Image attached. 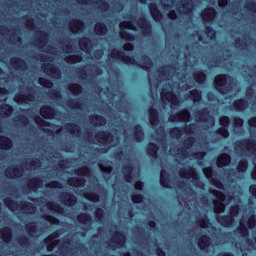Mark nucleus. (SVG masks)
<instances>
[{
    "mask_svg": "<svg viewBox=\"0 0 256 256\" xmlns=\"http://www.w3.org/2000/svg\"><path fill=\"white\" fill-rule=\"evenodd\" d=\"M110 55L112 59H118V61H122L125 65H136L143 71H146V73L151 72V69H153V60L148 55L142 56L143 62H137L135 57L126 55L125 52L119 51L118 49H112Z\"/></svg>",
    "mask_w": 256,
    "mask_h": 256,
    "instance_id": "obj_1",
    "label": "nucleus"
},
{
    "mask_svg": "<svg viewBox=\"0 0 256 256\" xmlns=\"http://www.w3.org/2000/svg\"><path fill=\"white\" fill-rule=\"evenodd\" d=\"M230 81L231 77L229 74H218L214 78V89H216L220 95H228L233 89L229 83Z\"/></svg>",
    "mask_w": 256,
    "mask_h": 256,
    "instance_id": "obj_2",
    "label": "nucleus"
},
{
    "mask_svg": "<svg viewBox=\"0 0 256 256\" xmlns=\"http://www.w3.org/2000/svg\"><path fill=\"white\" fill-rule=\"evenodd\" d=\"M229 214L226 215H219L216 217L217 222L222 227H231L233 223H235V217L239 215V211H241V208H239V205H233L229 209Z\"/></svg>",
    "mask_w": 256,
    "mask_h": 256,
    "instance_id": "obj_3",
    "label": "nucleus"
},
{
    "mask_svg": "<svg viewBox=\"0 0 256 256\" xmlns=\"http://www.w3.org/2000/svg\"><path fill=\"white\" fill-rule=\"evenodd\" d=\"M179 175L185 179H192L198 189H203V187H205V184L199 180V174L193 166H189L188 168H181L179 170Z\"/></svg>",
    "mask_w": 256,
    "mask_h": 256,
    "instance_id": "obj_4",
    "label": "nucleus"
},
{
    "mask_svg": "<svg viewBox=\"0 0 256 256\" xmlns=\"http://www.w3.org/2000/svg\"><path fill=\"white\" fill-rule=\"evenodd\" d=\"M211 195L216 198L214 201V213H223L225 211V193L219 190H210Z\"/></svg>",
    "mask_w": 256,
    "mask_h": 256,
    "instance_id": "obj_5",
    "label": "nucleus"
},
{
    "mask_svg": "<svg viewBox=\"0 0 256 256\" xmlns=\"http://www.w3.org/2000/svg\"><path fill=\"white\" fill-rule=\"evenodd\" d=\"M195 124H190L188 126L183 127H172L169 129L168 133L172 139H181L183 137V133H193V127Z\"/></svg>",
    "mask_w": 256,
    "mask_h": 256,
    "instance_id": "obj_6",
    "label": "nucleus"
},
{
    "mask_svg": "<svg viewBox=\"0 0 256 256\" xmlns=\"http://www.w3.org/2000/svg\"><path fill=\"white\" fill-rule=\"evenodd\" d=\"M137 25L141 29L144 37H151L153 35V26L145 17H140L137 21Z\"/></svg>",
    "mask_w": 256,
    "mask_h": 256,
    "instance_id": "obj_7",
    "label": "nucleus"
},
{
    "mask_svg": "<svg viewBox=\"0 0 256 256\" xmlns=\"http://www.w3.org/2000/svg\"><path fill=\"white\" fill-rule=\"evenodd\" d=\"M249 149L250 151H256V141L253 139L245 138L238 140L234 143V149Z\"/></svg>",
    "mask_w": 256,
    "mask_h": 256,
    "instance_id": "obj_8",
    "label": "nucleus"
},
{
    "mask_svg": "<svg viewBox=\"0 0 256 256\" xmlns=\"http://www.w3.org/2000/svg\"><path fill=\"white\" fill-rule=\"evenodd\" d=\"M60 200L66 207H73L77 205V196L71 192H63L60 195Z\"/></svg>",
    "mask_w": 256,
    "mask_h": 256,
    "instance_id": "obj_9",
    "label": "nucleus"
},
{
    "mask_svg": "<svg viewBox=\"0 0 256 256\" xmlns=\"http://www.w3.org/2000/svg\"><path fill=\"white\" fill-rule=\"evenodd\" d=\"M43 71L52 79H59L61 77V70L54 64H46L43 66Z\"/></svg>",
    "mask_w": 256,
    "mask_h": 256,
    "instance_id": "obj_10",
    "label": "nucleus"
},
{
    "mask_svg": "<svg viewBox=\"0 0 256 256\" xmlns=\"http://www.w3.org/2000/svg\"><path fill=\"white\" fill-rule=\"evenodd\" d=\"M213 173H215V171L211 167L207 168L206 171H204V175L207 177V179H209L212 185H215L216 189H224L225 185H223V182H221V180L217 178H213Z\"/></svg>",
    "mask_w": 256,
    "mask_h": 256,
    "instance_id": "obj_11",
    "label": "nucleus"
},
{
    "mask_svg": "<svg viewBox=\"0 0 256 256\" xmlns=\"http://www.w3.org/2000/svg\"><path fill=\"white\" fill-rule=\"evenodd\" d=\"M95 137L98 143H102L103 145L113 143V133L109 131H100L96 134Z\"/></svg>",
    "mask_w": 256,
    "mask_h": 256,
    "instance_id": "obj_12",
    "label": "nucleus"
},
{
    "mask_svg": "<svg viewBox=\"0 0 256 256\" xmlns=\"http://www.w3.org/2000/svg\"><path fill=\"white\" fill-rule=\"evenodd\" d=\"M201 17L202 21L211 23V21H215V18L217 17V10L213 7H208L202 11Z\"/></svg>",
    "mask_w": 256,
    "mask_h": 256,
    "instance_id": "obj_13",
    "label": "nucleus"
},
{
    "mask_svg": "<svg viewBox=\"0 0 256 256\" xmlns=\"http://www.w3.org/2000/svg\"><path fill=\"white\" fill-rule=\"evenodd\" d=\"M160 96H161L162 100L169 101V103H171V105H173L174 107H178L179 98H177V94H175V92H173V91H168V92L162 91L160 93Z\"/></svg>",
    "mask_w": 256,
    "mask_h": 256,
    "instance_id": "obj_14",
    "label": "nucleus"
},
{
    "mask_svg": "<svg viewBox=\"0 0 256 256\" xmlns=\"http://www.w3.org/2000/svg\"><path fill=\"white\" fill-rule=\"evenodd\" d=\"M55 239H59V232L55 231L50 235V238L48 239H44V243L47 247V251H53V249H55V246L57 245V243H59V240H55Z\"/></svg>",
    "mask_w": 256,
    "mask_h": 256,
    "instance_id": "obj_15",
    "label": "nucleus"
},
{
    "mask_svg": "<svg viewBox=\"0 0 256 256\" xmlns=\"http://www.w3.org/2000/svg\"><path fill=\"white\" fill-rule=\"evenodd\" d=\"M148 9H149V13H150L152 19H154V21L159 22V21H161V19H163V13H161V10H159V8L157 7V4L150 3L148 5Z\"/></svg>",
    "mask_w": 256,
    "mask_h": 256,
    "instance_id": "obj_16",
    "label": "nucleus"
},
{
    "mask_svg": "<svg viewBox=\"0 0 256 256\" xmlns=\"http://www.w3.org/2000/svg\"><path fill=\"white\" fill-rule=\"evenodd\" d=\"M146 154L151 159H158L159 158V145L155 142H150L146 147Z\"/></svg>",
    "mask_w": 256,
    "mask_h": 256,
    "instance_id": "obj_17",
    "label": "nucleus"
},
{
    "mask_svg": "<svg viewBox=\"0 0 256 256\" xmlns=\"http://www.w3.org/2000/svg\"><path fill=\"white\" fill-rule=\"evenodd\" d=\"M56 113L57 111L49 105H44L40 108V115L43 119H53Z\"/></svg>",
    "mask_w": 256,
    "mask_h": 256,
    "instance_id": "obj_18",
    "label": "nucleus"
},
{
    "mask_svg": "<svg viewBox=\"0 0 256 256\" xmlns=\"http://www.w3.org/2000/svg\"><path fill=\"white\" fill-rule=\"evenodd\" d=\"M248 105H249V103L247 102V99H245V98L236 99L232 103V107H233L234 111H237L238 113H243V111H245V109H247Z\"/></svg>",
    "mask_w": 256,
    "mask_h": 256,
    "instance_id": "obj_19",
    "label": "nucleus"
},
{
    "mask_svg": "<svg viewBox=\"0 0 256 256\" xmlns=\"http://www.w3.org/2000/svg\"><path fill=\"white\" fill-rule=\"evenodd\" d=\"M89 121L94 127H104V125H107V119L99 114L90 115Z\"/></svg>",
    "mask_w": 256,
    "mask_h": 256,
    "instance_id": "obj_20",
    "label": "nucleus"
},
{
    "mask_svg": "<svg viewBox=\"0 0 256 256\" xmlns=\"http://www.w3.org/2000/svg\"><path fill=\"white\" fill-rule=\"evenodd\" d=\"M112 241L117 245V247H125V242L127 241V237L121 231L114 232L112 236Z\"/></svg>",
    "mask_w": 256,
    "mask_h": 256,
    "instance_id": "obj_21",
    "label": "nucleus"
},
{
    "mask_svg": "<svg viewBox=\"0 0 256 256\" xmlns=\"http://www.w3.org/2000/svg\"><path fill=\"white\" fill-rule=\"evenodd\" d=\"M148 118H149V123L152 125V127H155L159 125V111L155 109L154 107H150L148 109Z\"/></svg>",
    "mask_w": 256,
    "mask_h": 256,
    "instance_id": "obj_22",
    "label": "nucleus"
},
{
    "mask_svg": "<svg viewBox=\"0 0 256 256\" xmlns=\"http://www.w3.org/2000/svg\"><path fill=\"white\" fill-rule=\"evenodd\" d=\"M5 175L8 179H15V177H22L23 167L18 166L17 168L10 167L5 170Z\"/></svg>",
    "mask_w": 256,
    "mask_h": 256,
    "instance_id": "obj_23",
    "label": "nucleus"
},
{
    "mask_svg": "<svg viewBox=\"0 0 256 256\" xmlns=\"http://www.w3.org/2000/svg\"><path fill=\"white\" fill-rule=\"evenodd\" d=\"M133 135L136 143H141L145 139V132L143 131V126L136 124L133 126Z\"/></svg>",
    "mask_w": 256,
    "mask_h": 256,
    "instance_id": "obj_24",
    "label": "nucleus"
},
{
    "mask_svg": "<svg viewBox=\"0 0 256 256\" xmlns=\"http://www.w3.org/2000/svg\"><path fill=\"white\" fill-rule=\"evenodd\" d=\"M231 163V155L228 153H223L221 154L217 160H216V165L219 169L223 167H227Z\"/></svg>",
    "mask_w": 256,
    "mask_h": 256,
    "instance_id": "obj_25",
    "label": "nucleus"
},
{
    "mask_svg": "<svg viewBox=\"0 0 256 256\" xmlns=\"http://www.w3.org/2000/svg\"><path fill=\"white\" fill-rule=\"evenodd\" d=\"M0 237L4 243H9L13 237V230H11V227L5 226L0 229Z\"/></svg>",
    "mask_w": 256,
    "mask_h": 256,
    "instance_id": "obj_26",
    "label": "nucleus"
},
{
    "mask_svg": "<svg viewBox=\"0 0 256 256\" xmlns=\"http://www.w3.org/2000/svg\"><path fill=\"white\" fill-rule=\"evenodd\" d=\"M171 180L169 179V172L167 170L162 169L160 172V185H162L165 189L171 188Z\"/></svg>",
    "mask_w": 256,
    "mask_h": 256,
    "instance_id": "obj_27",
    "label": "nucleus"
},
{
    "mask_svg": "<svg viewBox=\"0 0 256 256\" xmlns=\"http://www.w3.org/2000/svg\"><path fill=\"white\" fill-rule=\"evenodd\" d=\"M13 147V140L6 135H0V149L9 151Z\"/></svg>",
    "mask_w": 256,
    "mask_h": 256,
    "instance_id": "obj_28",
    "label": "nucleus"
},
{
    "mask_svg": "<svg viewBox=\"0 0 256 256\" xmlns=\"http://www.w3.org/2000/svg\"><path fill=\"white\" fill-rule=\"evenodd\" d=\"M197 245L201 251H206L211 245V238L208 235H203L198 239Z\"/></svg>",
    "mask_w": 256,
    "mask_h": 256,
    "instance_id": "obj_29",
    "label": "nucleus"
},
{
    "mask_svg": "<svg viewBox=\"0 0 256 256\" xmlns=\"http://www.w3.org/2000/svg\"><path fill=\"white\" fill-rule=\"evenodd\" d=\"M193 143H195V138L193 137H188L184 140V147L178 149V153L180 155H187V149H191L193 147Z\"/></svg>",
    "mask_w": 256,
    "mask_h": 256,
    "instance_id": "obj_30",
    "label": "nucleus"
},
{
    "mask_svg": "<svg viewBox=\"0 0 256 256\" xmlns=\"http://www.w3.org/2000/svg\"><path fill=\"white\" fill-rule=\"evenodd\" d=\"M10 65H12L14 69H17V70L25 69V67H27V63L25 62V60L19 57L11 58Z\"/></svg>",
    "mask_w": 256,
    "mask_h": 256,
    "instance_id": "obj_31",
    "label": "nucleus"
},
{
    "mask_svg": "<svg viewBox=\"0 0 256 256\" xmlns=\"http://www.w3.org/2000/svg\"><path fill=\"white\" fill-rule=\"evenodd\" d=\"M193 78L198 85H204L207 81V74L205 70L196 71L193 73Z\"/></svg>",
    "mask_w": 256,
    "mask_h": 256,
    "instance_id": "obj_32",
    "label": "nucleus"
},
{
    "mask_svg": "<svg viewBox=\"0 0 256 256\" xmlns=\"http://www.w3.org/2000/svg\"><path fill=\"white\" fill-rule=\"evenodd\" d=\"M173 118L176 121H184L187 122L191 119V113L189 112L188 109H183L180 111V113H177L173 116Z\"/></svg>",
    "mask_w": 256,
    "mask_h": 256,
    "instance_id": "obj_33",
    "label": "nucleus"
},
{
    "mask_svg": "<svg viewBox=\"0 0 256 256\" xmlns=\"http://www.w3.org/2000/svg\"><path fill=\"white\" fill-rule=\"evenodd\" d=\"M94 31L96 35H100L101 37H103L104 35H107L109 28H107V24H105L104 22H97L94 27Z\"/></svg>",
    "mask_w": 256,
    "mask_h": 256,
    "instance_id": "obj_34",
    "label": "nucleus"
},
{
    "mask_svg": "<svg viewBox=\"0 0 256 256\" xmlns=\"http://www.w3.org/2000/svg\"><path fill=\"white\" fill-rule=\"evenodd\" d=\"M124 179L127 183L133 181V164L129 163L123 167Z\"/></svg>",
    "mask_w": 256,
    "mask_h": 256,
    "instance_id": "obj_35",
    "label": "nucleus"
},
{
    "mask_svg": "<svg viewBox=\"0 0 256 256\" xmlns=\"http://www.w3.org/2000/svg\"><path fill=\"white\" fill-rule=\"evenodd\" d=\"M193 7H195L193 0L182 1V9L184 11V15H191V13H193Z\"/></svg>",
    "mask_w": 256,
    "mask_h": 256,
    "instance_id": "obj_36",
    "label": "nucleus"
},
{
    "mask_svg": "<svg viewBox=\"0 0 256 256\" xmlns=\"http://www.w3.org/2000/svg\"><path fill=\"white\" fill-rule=\"evenodd\" d=\"M85 181L86 180L83 177H72L68 179V185H70V187H83Z\"/></svg>",
    "mask_w": 256,
    "mask_h": 256,
    "instance_id": "obj_37",
    "label": "nucleus"
},
{
    "mask_svg": "<svg viewBox=\"0 0 256 256\" xmlns=\"http://www.w3.org/2000/svg\"><path fill=\"white\" fill-rule=\"evenodd\" d=\"M13 111L14 109L11 104H2L0 106V115L3 117H11V115H13Z\"/></svg>",
    "mask_w": 256,
    "mask_h": 256,
    "instance_id": "obj_38",
    "label": "nucleus"
},
{
    "mask_svg": "<svg viewBox=\"0 0 256 256\" xmlns=\"http://www.w3.org/2000/svg\"><path fill=\"white\" fill-rule=\"evenodd\" d=\"M65 129L72 135H81V127L75 123H67Z\"/></svg>",
    "mask_w": 256,
    "mask_h": 256,
    "instance_id": "obj_39",
    "label": "nucleus"
},
{
    "mask_svg": "<svg viewBox=\"0 0 256 256\" xmlns=\"http://www.w3.org/2000/svg\"><path fill=\"white\" fill-rule=\"evenodd\" d=\"M247 169H249V161L246 158L240 159L236 166L238 173H246Z\"/></svg>",
    "mask_w": 256,
    "mask_h": 256,
    "instance_id": "obj_40",
    "label": "nucleus"
},
{
    "mask_svg": "<svg viewBox=\"0 0 256 256\" xmlns=\"http://www.w3.org/2000/svg\"><path fill=\"white\" fill-rule=\"evenodd\" d=\"M21 205V209H23L24 211H26V213H35L37 211V207H35V204L31 203V202H27V201H22L20 202Z\"/></svg>",
    "mask_w": 256,
    "mask_h": 256,
    "instance_id": "obj_41",
    "label": "nucleus"
},
{
    "mask_svg": "<svg viewBox=\"0 0 256 256\" xmlns=\"http://www.w3.org/2000/svg\"><path fill=\"white\" fill-rule=\"evenodd\" d=\"M189 98L192 99L194 103H199L201 99H203V96L201 94V90L199 89H193L189 91Z\"/></svg>",
    "mask_w": 256,
    "mask_h": 256,
    "instance_id": "obj_42",
    "label": "nucleus"
},
{
    "mask_svg": "<svg viewBox=\"0 0 256 256\" xmlns=\"http://www.w3.org/2000/svg\"><path fill=\"white\" fill-rule=\"evenodd\" d=\"M64 61L69 65H75V63H81V61H83V56L80 54L70 55L66 57Z\"/></svg>",
    "mask_w": 256,
    "mask_h": 256,
    "instance_id": "obj_43",
    "label": "nucleus"
},
{
    "mask_svg": "<svg viewBox=\"0 0 256 256\" xmlns=\"http://www.w3.org/2000/svg\"><path fill=\"white\" fill-rule=\"evenodd\" d=\"M43 185V179L41 177H34L29 180L28 187L30 189H39Z\"/></svg>",
    "mask_w": 256,
    "mask_h": 256,
    "instance_id": "obj_44",
    "label": "nucleus"
},
{
    "mask_svg": "<svg viewBox=\"0 0 256 256\" xmlns=\"http://www.w3.org/2000/svg\"><path fill=\"white\" fill-rule=\"evenodd\" d=\"M68 90L74 96L81 95L83 93V86H81L80 84H77V83L70 84L68 86Z\"/></svg>",
    "mask_w": 256,
    "mask_h": 256,
    "instance_id": "obj_45",
    "label": "nucleus"
},
{
    "mask_svg": "<svg viewBox=\"0 0 256 256\" xmlns=\"http://www.w3.org/2000/svg\"><path fill=\"white\" fill-rule=\"evenodd\" d=\"M4 205H6V207H8L10 211H15L16 209H19V202L11 198H5Z\"/></svg>",
    "mask_w": 256,
    "mask_h": 256,
    "instance_id": "obj_46",
    "label": "nucleus"
},
{
    "mask_svg": "<svg viewBox=\"0 0 256 256\" xmlns=\"http://www.w3.org/2000/svg\"><path fill=\"white\" fill-rule=\"evenodd\" d=\"M38 35L40 37L37 40L39 47H45V45H47V38L49 37V34L45 31H39Z\"/></svg>",
    "mask_w": 256,
    "mask_h": 256,
    "instance_id": "obj_47",
    "label": "nucleus"
},
{
    "mask_svg": "<svg viewBox=\"0 0 256 256\" xmlns=\"http://www.w3.org/2000/svg\"><path fill=\"white\" fill-rule=\"evenodd\" d=\"M77 220L79 223H82V225H87L92 221L91 214L81 213L77 216Z\"/></svg>",
    "mask_w": 256,
    "mask_h": 256,
    "instance_id": "obj_48",
    "label": "nucleus"
},
{
    "mask_svg": "<svg viewBox=\"0 0 256 256\" xmlns=\"http://www.w3.org/2000/svg\"><path fill=\"white\" fill-rule=\"evenodd\" d=\"M71 25L72 33H77L79 29H83V27H85V24L82 22V20L79 19L73 20Z\"/></svg>",
    "mask_w": 256,
    "mask_h": 256,
    "instance_id": "obj_49",
    "label": "nucleus"
},
{
    "mask_svg": "<svg viewBox=\"0 0 256 256\" xmlns=\"http://www.w3.org/2000/svg\"><path fill=\"white\" fill-rule=\"evenodd\" d=\"M237 231L239 235H241V237H249V229L247 228V225L245 223L240 222V226L238 227Z\"/></svg>",
    "mask_w": 256,
    "mask_h": 256,
    "instance_id": "obj_50",
    "label": "nucleus"
},
{
    "mask_svg": "<svg viewBox=\"0 0 256 256\" xmlns=\"http://www.w3.org/2000/svg\"><path fill=\"white\" fill-rule=\"evenodd\" d=\"M48 209H50V211H55V213H59V214H63V211H65V209H63V207H61L59 204H55V202H49L47 204Z\"/></svg>",
    "mask_w": 256,
    "mask_h": 256,
    "instance_id": "obj_51",
    "label": "nucleus"
},
{
    "mask_svg": "<svg viewBox=\"0 0 256 256\" xmlns=\"http://www.w3.org/2000/svg\"><path fill=\"white\" fill-rule=\"evenodd\" d=\"M91 43V39L87 38V37H83L79 40V47L83 50V51H89V45Z\"/></svg>",
    "mask_w": 256,
    "mask_h": 256,
    "instance_id": "obj_52",
    "label": "nucleus"
},
{
    "mask_svg": "<svg viewBox=\"0 0 256 256\" xmlns=\"http://www.w3.org/2000/svg\"><path fill=\"white\" fill-rule=\"evenodd\" d=\"M205 34L210 39V41L215 40V37H217V32L215 31L214 28H212V26L205 27Z\"/></svg>",
    "mask_w": 256,
    "mask_h": 256,
    "instance_id": "obj_53",
    "label": "nucleus"
},
{
    "mask_svg": "<svg viewBox=\"0 0 256 256\" xmlns=\"http://www.w3.org/2000/svg\"><path fill=\"white\" fill-rule=\"evenodd\" d=\"M34 121L36 123V125H38L39 127H53L54 124L45 121L43 118L37 116L36 118H34Z\"/></svg>",
    "mask_w": 256,
    "mask_h": 256,
    "instance_id": "obj_54",
    "label": "nucleus"
},
{
    "mask_svg": "<svg viewBox=\"0 0 256 256\" xmlns=\"http://www.w3.org/2000/svg\"><path fill=\"white\" fill-rule=\"evenodd\" d=\"M120 37L124 39V41H135V35L127 31H120Z\"/></svg>",
    "mask_w": 256,
    "mask_h": 256,
    "instance_id": "obj_55",
    "label": "nucleus"
},
{
    "mask_svg": "<svg viewBox=\"0 0 256 256\" xmlns=\"http://www.w3.org/2000/svg\"><path fill=\"white\" fill-rule=\"evenodd\" d=\"M38 83L42 87H46V89H51V87H53V82L47 78H39Z\"/></svg>",
    "mask_w": 256,
    "mask_h": 256,
    "instance_id": "obj_56",
    "label": "nucleus"
},
{
    "mask_svg": "<svg viewBox=\"0 0 256 256\" xmlns=\"http://www.w3.org/2000/svg\"><path fill=\"white\" fill-rule=\"evenodd\" d=\"M230 124H231V119L229 118V116H221L219 118V125L221 127L229 128Z\"/></svg>",
    "mask_w": 256,
    "mask_h": 256,
    "instance_id": "obj_57",
    "label": "nucleus"
},
{
    "mask_svg": "<svg viewBox=\"0 0 256 256\" xmlns=\"http://www.w3.org/2000/svg\"><path fill=\"white\" fill-rule=\"evenodd\" d=\"M31 99H33V95L29 94V95H18L16 94L14 96V101H16V103H19L20 101H31Z\"/></svg>",
    "mask_w": 256,
    "mask_h": 256,
    "instance_id": "obj_58",
    "label": "nucleus"
},
{
    "mask_svg": "<svg viewBox=\"0 0 256 256\" xmlns=\"http://www.w3.org/2000/svg\"><path fill=\"white\" fill-rule=\"evenodd\" d=\"M217 135H220L224 139L229 137V128L227 127H220L216 130Z\"/></svg>",
    "mask_w": 256,
    "mask_h": 256,
    "instance_id": "obj_59",
    "label": "nucleus"
},
{
    "mask_svg": "<svg viewBox=\"0 0 256 256\" xmlns=\"http://www.w3.org/2000/svg\"><path fill=\"white\" fill-rule=\"evenodd\" d=\"M22 19L25 20V26L27 27V29H35V22L33 18L29 16H23Z\"/></svg>",
    "mask_w": 256,
    "mask_h": 256,
    "instance_id": "obj_60",
    "label": "nucleus"
},
{
    "mask_svg": "<svg viewBox=\"0 0 256 256\" xmlns=\"http://www.w3.org/2000/svg\"><path fill=\"white\" fill-rule=\"evenodd\" d=\"M26 231H28L30 236L35 235V233H37V224H35V222L27 224L26 225Z\"/></svg>",
    "mask_w": 256,
    "mask_h": 256,
    "instance_id": "obj_61",
    "label": "nucleus"
},
{
    "mask_svg": "<svg viewBox=\"0 0 256 256\" xmlns=\"http://www.w3.org/2000/svg\"><path fill=\"white\" fill-rule=\"evenodd\" d=\"M198 117L200 121H207V117H209V110L207 108H203L198 112Z\"/></svg>",
    "mask_w": 256,
    "mask_h": 256,
    "instance_id": "obj_62",
    "label": "nucleus"
},
{
    "mask_svg": "<svg viewBox=\"0 0 256 256\" xmlns=\"http://www.w3.org/2000/svg\"><path fill=\"white\" fill-rule=\"evenodd\" d=\"M143 199H144L143 194L137 193V194L131 195L132 203H136V204L143 203Z\"/></svg>",
    "mask_w": 256,
    "mask_h": 256,
    "instance_id": "obj_63",
    "label": "nucleus"
},
{
    "mask_svg": "<svg viewBox=\"0 0 256 256\" xmlns=\"http://www.w3.org/2000/svg\"><path fill=\"white\" fill-rule=\"evenodd\" d=\"M21 247H27L29 245V237L22 235L17 239Z\"/></svg>",
    "mask_w": 256,
    "mask_h": 256,
    "instance_id": "obj_64",
    "label": "nucleus"
}]
</instances>
